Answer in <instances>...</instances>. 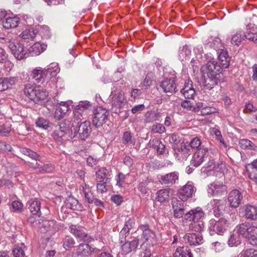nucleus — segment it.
<instances>
[{
  "mask_svg": "<svg viewBox=\"0 0 257 257\" xmlns=\"http://www.w3.org/2000/svg\"><path fill=\"white\" fill-rule=\"evenodd\" d=\"M190 154V148L185 145H181L180 148L175 152V156L176 159L182 162L186 160Z\"/></svg>",
  "mask_w": 257,
  "mask_h": 257,
  "instance_id": "4be33fe9",
  "label": "nucleus"
},
{
  "mask_svg": "<svg viewBox=\"0 0 257 257\" xmlns=\"http://www.w3.org/2000/svg\"><path fill=\"white\" fill-rule=\"evenodd\" d=\"M135 225V219L126 217L125 220V224L120 232V235H124V239H125V237L129 234V231L134 227Z\"/></svg>",
  "mask_w": 257,
  "mask_h": 257,
  "instance_id": "c85d7f7f",
  "label": "nucleus"
},
{
  "mask_svg": "<svg viewBox=\"0 0 257 257\" xmlns=\"http://www.w3.org/2000/svg\"><path fill=\"white\" fill-rule=\"evenodd\" d=\"M208 193L213 196H222L227 193V187L222 183L214 182L208 185Z\"/></svg>",
  "mask_w": 257,
  "mask_h": 257,
  "instance_id": "6e6552de",
  "label": "nucleus"
},
{
  "mask_svg": "<svg viewBox=\"0 0 257 257\" xmlns=\"http://www.w3.org/2000/svg\"><path fill=\"white\" fill-rule=\"evenodd\" d=\"M139 245V239H134L131 241H125L121 245V250L124 254H127L135 250Z\"/></svg>",
  "mask_w": 257,
  "mask_h": 257,
  "instance_id": "cd10ccee",
  "label": "nucleus"
},
{
  "mask_svg": "<svg viewBox=\"0 0 257 257\" xmlns=\"http://www.w3.org/2000/svg\"><path fill=\"white\" fill-rule=\"evenodd\" d=\"M68 135L71 138L76 137V130L73 122L72 124L69 121L60 122L55 126L52 136L55 140L62 138Z\"/></svg>",
  "mask_w": 257,
  "mask_h": 257,
  "instance_id": "20e7f679",
  "label": "nucleus"
},
{
  "mask_svg": "<svg viewBox=\"0 0 257 257\" xmlns=\"http://www.w3.org/2000/svg\"><path fill=\"white\" fill-rule=\"evenodd\" d=\"M181 106L188 110H191L194 112H198L200 108L202 106L201 103H199L197 104V106H195L193 105V103L191 102L189 100H184L181 102Z\"/></svg>",
  "mask_w": 257,
  "mask_h": 257,
  "instance_id": "37998d69",
  "label": "nucleus"
},
{
  "mask_svg": "<svg viewBox=\"0 0 257 257\" xmlns=\"http://www.w3.org/2000/svg\"><path fill=\"white\" fill-rule=\"evenodd\" d=\"M195 191V187L192 184L188 183L178 192V197L181 201H185L191 198Z\"/></svg>",
  "mask_w": 257,
  "mask_h": 257,
  "instance_id": "9b49d317",
  "label": "nucleus"
},
{
  "mask_svg": "<svg viewBox=\"0 0 257 257\" xmlns=\"http://www.w3.org/2000/svg\"><path fill=\"white\" fill-rule=\"evenodd\" d=\"M70 106L68 102H61L56 105V110L54 113V118L60 120L63 118L69 110Z\"/></svg>",
  "mask_w": 257,
  "mask_h": 257,
  "instance_id": "a211bd4d",
  "label": "nucleus"
},
{
  "mask_svg": "<svg viewBox=\"0 0 257 257\" xmlns=\"http://www.w3.org/2000/svg\"><path fill=\"white\" fill-rule=\"evenodd\" d=\"M70 232L75 235L76 237L84 241L88 240L89 236L85 231V229L80 226L71 225L70 226Z\"/></svg>",
  "mask_w": 257,
  "mask_h": 257,
  "instance_id": "412c9836",
  "label": "nucleus"
},
{
  "mask_svg": "<svg viewBox=\"0 0 257 257\" xmlns=\"http://www.w3.org/2000/svg\"><path fill=\"white\" fill-rule=\"evenodd\" d=\"M74 244V239L70 236H66L63 239V246L66 250H70Z\"/></svg>",
  "mask_w": 257,
  "mask_h": 257,
  "instance_id": "6e6d98bb",
  "label": "nucleus"
},
{
  "mask_svg": "<svg viewBox=\"0 0 257 257\" xmlns=\"http://www.w3.org/2000/svg\"><path fill=\"white\" fill-rule=\"evenodd\" d=\"M31 77L34 80L35 83L44 84L45 82H48L50 79L48 74L46 73L44 69L39 67L33 69L30 74Z\"/></svg>",
  "mask_w": 257,
  "mask_h": 257,
  "instance_id": "1a4fd4ad",
  "label": "nucleus"
},
{
  "mask_svg": "<svg viewBox=\"0 0 257 257\" xmlns=\"http://www.w3.org/2000/svg\"><path fill=\"white\" fill-rule=\"evenodd\" d=\"M239 235L238 233L231 234L228 240V245L230 246H233L240 244L241 241Z\"/></svg>",
  "mask_w": 257,
  "mask_h": 257,
  "instance_id": "603ef678",
  "label": "nucleus"
},
{
  "mask_svg": "<svg viewBox=\"0 0 257 257\" xmlns=\"http://www.w3.org/2000/svg\"><path fill=\"white\" fill-rule=\"evenodd\" d=\"M109 112L105 108L97 107L94 112L92 124L96 127L101 126L108 120Z\"/></svg>",
  "mask_w": 257,
  "mask_h": 257,
  "instance_id": "423d86ee",
  "label": "nucleus"
},
{
  "mask_svg": "<svg viewBox=\"0 0 257 257\" xmlns=\"http://www.w3.org/2000/svg\"><path fill=\"white\" fill-rule=\"evenodd\" d=\"M181 92L185 98L193 99L195 94V91L193 87L191 80H188L185 83L184 87L181 90Z\"/></svg>",
  "mask_w": 257,
  "mask_h": 257,
  "instance_id": "393cba45",
  "label": "nucleus"
},
{
  "mask_svg": "<svg viewBox=\"0 0 257 257\" xmlns=\"http://www.w3.org/2000/svg\"><path fill=\"white\" fill-rule=\"evenodd\" d=\"M153 146L157 148V153L159 155H163L165 153L166 148L165 145L159 139H153L152 140Z\"/></svg>",
  "mask_w": 257,
  "mask_h": 257,
  "instance_id": "de8ad7c7",
  "label": "nucleus"
},
{
  "mask_svg": "<svg viewBox=\"0 0 257 257\" xmlns=\"http://www.w3.org/2000/svg\"><path fill=\"white\" fill-rule=\"evenodd\" d=\"M244 38H245V37L244 34H241L240 32H237L231 38V44L239 46Z\"/></svg>",
  "mask_w": 257,
  "mask_h": 257,
  "instance_id": "4d7b16f0",
  "label": "nucleus"
},
{
  "mask_svg": "<svg viewBox=\"0 0 257 257\" xmlns=\"http://www.w3.org/2000/svg\"><path fill=\"white\" fill-rule=\"evenodd\" d=\"M179 175V173L176 171L167 173L161 175L159 181L162 185L170 187L178 183Z\"/></svg>",
  "mask_w": 257,
  "mask_h": 257,
  "instance_id": "0eeeda50",
  "label": "nucleus"
},
{
  "mask_svg": "<svg viewBox=\"0 0 257 257\" xmlns=\"http://www.w3.org/2000/svg\"><path fill=\"white\" fill-rule=\"evenodd\" d=\"M75 128L76 130V137L82 140H85L89 136L91 130L90 122L87 120H85L80 124L78 130L77 125Z\"/></svg>",
  "mask_w": 257,
  "mask_h": 257,
  "instance_id": "ddd939ff",
  "label": "nucleus"
},
{
  "mask_svg": "<svg viewBox=\"0 0 257 257\" xmlns=\"http://www.w3.org/2000/svg\"><path fill=\"white\" fill-rule=\"evenodd\" d=\"M207 152L208 148L205 147H202L196 150L191 160V165L196 168L200 166L204 161Z\"/></svg>",
  "mask_w": 257,
  "mask_h": 257,
  "instance_id": "9d476101",
  "label": "nucleus"
},
{
  "mask_svg": "<svg viewBox=\"0 0 257 257\" xmlns=\"http://www.w3.org/2000/svg\"><path fill=\"white\" fill-rule=\"evenodd\" d=\"M46 73L49 76L48 77L50 79L52 77H55L58 72H59L58 65L56 63H52L48 66L47 69H44Z\"/></svg>",
  "mask_w": 257,
  "mask_h": 257,
  "instance_id": "a19ab883",
  "label": "nucleus"
},
{
  "mask_svg": "<svg viewBox=\"0 0 257 257\" xmlns=\"http://www.w3.org/2000/svg\"><path fill=\"white\" fill-rule=\"evenodd\" d=\"M23 204L19 201H14L12 203L11 210L13 212H21L23 210Z\"/></svg>",
  "mask_w": 257,
  "mask_h": 257,
  "instance_id": "052dcab7",
  "label": "nucleus"
},
{
  "mask_svg": "<svg viewBox=\"0 0 257 257\" xmlns=\"http://www.w3.org/2000/svg\"><path fill=\"white\" fill-rule=\"evenodd\" d=\"M216 112L215 108L210 106L204 107L200 110L201 114L203 115L211 114Z\"/></svg>",
  "mask_w": 257,
  "mask_h": 257,
  "instance_id": "0e129e2a",
  "label": "nucleus"
},
{
  "mask_svg": "<svg viewBox=\"0 0 257 257\" xmlns=\"http://www.w3.org/2000/svg\"><path fill=\"white\" fill-rule=\"evenodd\" d=\"M243 198L242 193L238 190H232L228 195V200L231 207L236 208L241 204Z\"/></svg>",
  "mask_w": 257,
  "mask_h": 257,
  "instance_id": "2eb2a0df",
  "label": "nucleus"
},
{
  "mask_svg": "<svg viewBox=\"0 0 257 257\" xmlns=\"http://www.w3.org/2000/svg\"><path fill=\"white\" fill-rule=\"evenodd\" d=\"M218 59L221 67L224 68L228 67L230 62V58L226 51H221L219 54Z\"/></svg>",
  "mask_w": 257,
  "mask_h": 257,
  "instance_id": "e433bc0d",
  "label": "nucleus"
},
{
  "mask_svg": "<svg viewBox=\"0 0 257 257\" xmlns=\"http://www.w3.org/2000/svg\"><path fill=\"white\" fill-rule=\"evenodd\" d=\"M20 21V18L18 17H8L3 22V25L5 29H13L18 26Z\"/></svg>",
  "mask_w": 257,
  "mask_h": 257,
  "instance_id": "2f4dec72",
  "label": "nucleus"
},
{
  "mask_svg": "<svg viewBox=\"0 0 257 257\" xmlns=\"http://www.w3.org/2000/svg\"><path fill=\"white\" fill-rule=\"evenodd\" d=\"M28 208L34 216L40 217L41 212V202L37 199H31L27 203Z\"/></svg>",
  "mask_w": 257,
  "mask_h": 257,
  "instance_id": "b1692460",
  "label": "nucleus"
},
{
  "mask_svg": "<svg viewBox=\"0 0 257 257\" xmlns=\"http://www.w3.org/2000/svg\"><path fill=\"white\" fill-rule=\"evenodd\" d=\"M122 141L123 143L125 145H134L135 143V140L133 137L132 134L130 132H125L123 133Z\"/></svg>",
  "mask_w": 257,
  "mask_h": 257,
  "instance_id": "5fc2aeb1",
  "label": "nucleus"
},
{
  "mask_svg": "<svg viewBox=\"0 0 257 257\" xmlns=\"http://www.w3.org/2000/svg\"><path fill=\"white\" fill-rule=\"evenodd\" d=\"M21 37L24 39H33L36 35L33 28L26 29L21 34Z\"/></svg>",
  "mask_w": 257,
  "mask_h": 257,
  "instance_id": "3c124183",
  "label": "nucleus"
},
{
  "mask_svg": "<svg viewBox=\"0 0 257 257\" xmlns=\"http://www.w3.org/2000/svg\"><path fill=\"white\" fill-rule=\"evenodd\" d=\"M21 152L31 158L32 159L35 160L36 161H41V157L40 155L37 154L36 152L31 150L30 149L26 148H23L20 150Z\"/></svg>",
  "mask_w": 257,
  "mask_h": 257,
  "instance_id": "ea45409f",
  "label": "nucleus"
},
{
  "mask_svg": "<svg viewBox=\"0 0 257 257\" xmlns=\"http://www.w3.org/2000/svg\"><path fill=\"white\" fill-rule=\"evenodd\" d=\"M124 93L123 91H118L112 98V107L119 108L121 106L122 103L124 102Z\"/></svg>",
  "mask_w": 257,
  "mask_h": 257,
  "instance_id": "c756f323",
  "label": "nucleus"
},
{
  "mask_svg": "<svg viewBox=\"0 0 257 257\" xmlns=\"http://www.w3.org/2000/svg\"><path fill=\"white\" fill-rule=\"evenodd\" d=\"M91 106V104L88 102H81L75 107L78 109H81V111H83V112L86 113V111L90 108Z\"/></svg>",
  "mask_w": 257,
  "mask_h": 257,
  "instance_id": "69168bd1",
  "label": "nucleus"
},
{
  "mask_svg": "<svg viewBox=\"0 0 257 257\" xmlns=\"http://www.w3.org/2000/svg\"><path fill=\"white\" fill-rule=\"evenodd\" d=\"M74 117L73 121L77 124H78L80 121L84 118V116L86 115V113L83 112L81 111V109H78L76 107L75 108L74 111Z\"/></svg>",
  "mask_w": 257,
  "mask_h": 257,
  "instance_id": "09e8293b",
  "label": "nucleus"
},
{
  "mask_svg": "<svg viewBox=\"0 0 257 257\" xmlns=\"http://www.w3.org/2000/svg\"><path fill=\"white\" fill-rule=\"evenodd\" d=\"M226 202L223 199H213L211 201L213 212L215 216H219L223 213L226 207Z\"/></svg>",
  "mask_w": 257,
  "mask_h": 257,
  "instance_id": "6ab92c4d",
  "label": "nucleus"
},
{
  "mask_svg": "<svg viewBox=\"0 0 257 257\" xmlns=\"http://www.w3.org/2000/svg\"><path fill=\"white\" fill-rule=\"evenodd\" d=\"M25 249V246H17L13 249L12 253L14 257H26Z\"/></svg>",
  "mask_w": 257,
  "mask_h": 257,
  "instance_id": "bf43d9fd",
  "label": "nucleus"
},
{
  "mask_svg": "<svg viewBox=\"0 0 257 257\" xmlns=\"http://www.w3.org/2000/svg\"><path fill=\"white\" fill-rule=\"evenodd\" d=\"M183 201H180L177 198H173L172 200V207L173 209H185Z\"/></svg>",
  "mask_w": 257,
  "mask_h": 257,
  "instance_id": "e2e57ef3",
  "label": "nucleus"
},
{
  "mask_svg": "<svg viewBox=\"0 0 257 257\" xmlns=\"http://www.w3.org/2000/svg\"><path fill=\"white\" fill-rule=\"evenodd\" d=\"M240 147L243 149L255 150L256 146L250 141L247 139H241L239 142Z\"/></svg>",
  "mask_w": 257,
  "mask_h": 257,
  "instance_id": "49530a36",
  "label": "nucleus"
},
{
  "mask_svg": "<svg viewBox=\"0 0 257 257\" xmlns=\"http://www.w3.org/2000/svg\"><path fill=\"white\" fill-rule=\"evenodd\" d=\"M221 66L215 61L208 62L202 67L201 71L204 77V86L211 89L220 82Z\"/></svg>",
  "mask_w": 257,
  "mask_h": 257,
  "instance_id": "f257e3e1",
  "label": "nucleus"
},
{
  "mask_svg": "<svg viewBox=\"0 0 257 257\" xmlns=\"http://www.w3.org/2000/svg\"><path fill=\"white\" fill-rule=\"evenodd\" d=\"M46 47V46L45 45H42L38 42L36 43L29 48V53L32 56H38L45 50Z\"/></svg>",
  "mask_w": 257,
  "mask_h": 257,
  "instance_id": "7c9ffc66",
  "label": "nucleus"
},
{
  "mask_svg": "<svg viewBox=\"0 0 257 257\" xmlns=\"http://www.w3.org/2000/svg\"><path fill=\"white\" fill-rule=\"evenodd\" d=\"M57 226V223L55 220H42L41 222L39 221L38 228H40L42 232H45L51 229L57 230L58 229Z\"/></svg>",
  "mask_w": 257,
  "mask_h": 257,
  "instance_id": "5701e85b",
  "label": "nucleus"
},
{
  "mask_svg": "<svg viewBox=\"0 0 257 257\" xmlns=\"http://www.w3.org/2000/svg\"><path fill=\"white\" fill-rule=\"evenodd\" d=\"M243 257H257V249L249 248L244 250Z\"/></svg>",
  "mask_w": 257,
  "mask_h": 257,
  "instance_id": "338daca9",
  "label": "nucleus"
},
{
  "mask_svg": "<svg viewBox=\"0 0 257 257\" xmlns=\"http://www.w3.org/2000/svg\"><path fill=\"white\" fill-rule=\"evenodd\" d=\"M37 87L34 86L31 84H27L24 89L25 94L29 97L30 99L34 101L36 99V91Z\"/></svg>",
  "mask_w": 257,
  "mask_h": 257,
  "instance_id": "c9c22d12",
  "label": "nucleus"
},
{
  "mask_svg": "<svg viewBox=\"0 0 257 257\" xmlns=\"http://www.w3.org/2000/svg\"><path fill=\"white\" fill-rule=\"evenodd\" d=\"M174 257H193V255L189 249L180 246L176 249Z\"/></svg>",
  "mask_w": 257,
  "mask_h": 257,
  "instance_id": "79ce46f5",
  "label": "nucleus"
},
{
  "mask_svg": "<svg viewBox=\"0 0 257 257\" xmlns=\"http://www.w3.org/2000/svg\"><path fill=\"white\" fill-rule=\"evenodd\" d=\"M36 92V98L33 101L36 103H38L40 101L45 99L48 95V92L40 86H37Z\"/></svg>",
  "mask_w": 257,
  "mask_h": 257,
  "instance_id": "4c0bfd02",
  "label": "nucleus"
},
{
  "mask_svg": "<svg viewBox=\"0 0 257 257\" xmlns=\"http://www.w3.org/2000/svg\"><path fill=\"white\" fill-rule=\"evenodd\" d=\"M237 233L248 240L252 245L257 244V226L253 223L244 222L236 226Z\"/></svg>",
  "mask_w": 257,
  "mask_h": 257,
  "instance_id": "7ed1b4c3",
  "label": "nucleus"
},
{
  "mask_svg": "<svg viewBox=\"0 0 257 257\" xmlns=\"http://www.w3.org/2000/svg\"><path fill=\"white\" fill-rule=\"evenodd\" d=\"M28 165L30 168L34 170L38 169V172L40 174L51 173L54 170L55 168V165L51 164H47L43 166H40L37 162L36 163L28 162Z\"/></svg>",
  "mask_w": 257,
  "mask_h": 257,
  "instance_id": "f3484780",
  "label": "nucleus"
},
{
  "mask_svg": "<svg viewBox=\"0 0 257 257\" xmlns=\"http://www.w3.org/2000/svg\"><path fill=\"white\" fill-rule=\"evenodd\" d=\"M227 220L223 218H219L216 221L215 219H211L209 221V228L217 234L223 233L226 229Z\"/></svg>",
  "mask_w": 257,
  "mask_h": 257,
  "instance_id": "f8f14e48",
  "label": "nucleus"
},
{
  "mask_svg": "<svg viewBox=\"0 0 257 257\" xmlns=\"http://www.w3.org/2000/svg\"><path fill=\"white\" fill-rule=\"evenodd\" d=\"M184 218L186 220L192 221L189 225L190 230L196 232H201L203 230L205 213L201 208L190 210L185 213Z\"/></svg>",
  "mask_w": 257,
  "mask_h": 257,
  "instance_id": "f03ea898",
  "label": "nucleus"
},
{
  "mask_svg": "<svg viewBox=\"0 0 257 257\" xmlns=\"http://www.w3.org/2000/svg\"><path fill=\"white\" fill-rule=\"evenodd\" d=\"M183 239L190 245H199L203 241V237L200 233H186L184 236Z\"/></svg>",
  "mask_w": 257,
  "mask_h": 257,
  "instance_id": "aec40b11",
  "label": "nucleus"
},
{
  "mask_svg": "<svg viewBox=\"0 0 257 257\" xmlns=\"http://www.w3.org/2000/svg\"><path fill=\"white\" fill-rule=\"evenodd\" d=\"M96 257H113V255L111 250L102 249L97 252Z\"/></svg>",
  "mask_w": 257,
  "mask_h": 257,
  "instance_id": "774afa93",
  "label": "nucleus"
},
{
  "mask_svg": "<svg viewBox=\"0 0 257 257\" xmlns=\"http://www.w3.org/2000/svg\"><path fill=\"white\" fill-rule=\"evenodd\" d=\"M202 142L201 139L199 137H196L193 138L190 143V147L193 149H196L197 150L200 149V148L204 147L203 145H201Z\"/></svg>",
  "mask_w": 257,
  "mask_h": 257,
  "instance_id": "13d9d810",
  "label": "nucleus"
},
{
  "mask_svg": "<svg viewBox=\"0 0 257 257\" xmlns=\"http://www.w3.org/2000/svg\"><path fill=\"white\" fill-rule=\"evenodd\" d=\"M140 229L142 231V237L145 241H148L153 243L156 241V234L155 232L150 228L147 224H143L140 226Z\"/></svg>",
  "mask_w": 257,
  "mask_h": 257,
  "instance_id": "dca6fc26",
  "label": "nucleus"
},
{
  "mask_svg": "<svg viewBox=\"0 0 257 257\" xmlns=\"http://www.w3.org/2000/svg\"><path fill=\"white\" fill-rule=\"evenodd\" d=\"M35 124L37 127L43 130H47L50 127V121L43 117H39L36 119Z\"/></svg>",
  "mask_w": 257,
  "mask_h": 257,
  "instance_id": "a18cd8bd",
  "label": "nucleus"
},
{
  "mask_svg": "<svg viewBox=\"0 0 257 257\" xmlns=\"http://www.w3.org/2000/svg\"><path fill=\"white\" fill-rule=\"evenodd\" d=\"M245 38L257 43V28L253 24H249L246 26Z\"/></svg>",
  "mask_w": 257,
  "mask_h": 257,
  "instance_id": "a878e982",
  "label": "nucleus"
},
{
  "mask_svg": "<svg viewBox=\"0 0 257 257\" xmlns=\"http://www.w3.org/2000/svg\"><path fill=\"white\" fill-rule=\"evenodd\" d=\"M15 83L14 78H0V91L8 89Z\"/></svg>",
  "mask_w": 257,
  "mask_h": 257,
  "instance_id": "f704fd0d",
  "label": "nucleus"
},
{
  "mask_svg": "<svg viewBox=\"0 0 257 257\" xmlns=\"http://www.w3.org/2000/svg\"><path fill=\"white\" fill-rule=\"evenodd\" d=\"M160 87L165 93L172 94L176 92L178 90L175 78L164 79L160 83Z\"/></svg>",
  "mask_w": 257,
  "mask_h": 257,
  "instance_id": "4468645a",
  "label": "nucleus"
},
{
  "mask_svg": "<svg viewBox=\"0 0 257 257\" xmlns=\"http://www.w3.org/2000/svg\"><path fill=\"white\" fill-rule=\"evenodd\" d=\"M11 131V125L8 123H5L0 125V135L3 136H7Z\"/></svg>",
  "mask_w": 257,
  "mask_h": 257,
  "instance_id": "680f3d73",
  "label": "nucleus"
},
{
  "mask_svg": "<svg viewBox=\"0 0 257 257\" xmlns=\"http://www.w3.org/2000/svg\"><path fill=\"white\" fill-rule=\"evenodd\" d=\"M151 132L153 134H162L166 131L165 127L161 123H155L150 127Z\"/></svg>",
  "mask_w": 257,
  "mask_h": 257,
  "instance_id": "8fccbe9b",
  "label": "nucleus"
},
{
  "mask_svg": "<svg viewBox=\"0 0 257 257\" xmlns=\"http://www.w3.org/2000/svg\"><path fill=\"white\" fill-rule=\"evenodd\" d=\"M110 171L108 169L104 167L99 169V170L96 172L97 182H105L104 180L105 179L106 181L108 179L106 177L110 176Z\"/></svg>",
  "mask_w": 257,
  "mask_h": 257,
  "instance_id": "72a5a7b5",
  "label": "nucleus"
},
{
  "mask_svg": "<svg viewBox=\"0 0 257 257\" xmlns=\"http://www.w3.org/2000/svg\"><path fill=\"white\" fill-rule=\"evenodd\" d=\"M245 110L247 111L245 113L249 112L252 117L257 121V108L252 103H246L245 105Z\"/></svg>",
  "mask_w": 257,
  "mask_h": 257,
  "instance_id": "864d4df0",
  "label": "nucleus"
},
{
  "mask_svg": "<svg viewBox=\"0 0 257 257\" xmlns=\"http://www.w3.org/2000/svg\"><path fill=\"white\" fill-rule=\"evenodd\" d=\"M244 216L247 219L254 220L257 219V207L246 205L244 209Z\"/></svg>",
  "mask_w": 257,
  "mask_h": 257,
  "instance_id": "bb28decb",
  "label": "nucleus"
},
{
  "mask_svg": "<svg viewBox=\"0 0 257 257\" xmlns=\"http://www.w3.org/2000/svg\"><path fill=\"white\" fill-rule=\"evenodd\" d=\"M66 206L72 210H79L82 208L81 205L79 203L78 201L73 197H69L67 199Z\"/></svg>",
  "mask_w": 257,
  "mask_h": 257,
  "instance_id": "c03bdc74",
  "label": "nucleus"
},
{
  "mask_svg": "<svg viewBox=\"0 0 257 257\" xmlns=\"http://www.w3.org/2000/svg\"><path fill=\"white\" fill-rule=\"evenodd\" d=\"M161 117L160 113L157 110L148 111L145 114V122H151L158 120Z\"/></svg>",
  "mask_w": 257,
  "mask_h": 257,
  "instance_id": "58836bf2",
  "label": "nucleus"
},
{
  "mask_svg": "<svg viewBox=\"0 0 257 257\" xmlns=\"http://www.w3.org/2000/svg\"><path fill=\"white\" fill-rule=\"evenodd\" d=\"M4 43L11 50L14 57L18 60H21L26 58L28 55L24 50L23 42H18L16 39H10L9 38L4 39Z\"/></svg>",
  "mask_w": 257,
  "mask_h": 257,
  "instance_id": "39448f33",
  "label": "nucleus"
},
{
  "mask_svg": "<svg viewBox=\"0 0 257 257\" xmlns=\"http://www.w3.org/2000/svg\"><path fill=\"white\" fill-rule=\"evenodd\" d=\"M171 191L172 190L169 188L159 190L157 193V200L161 203L167 201Z\"/></svg>",
  "mask_w": 257,
  "mask_h": 257,
  "instance_id": "473e14b6",
  "label": "nucleus"
}]
</instances>
